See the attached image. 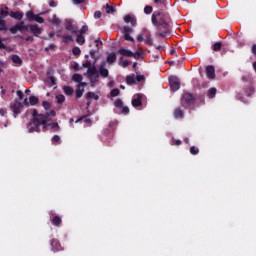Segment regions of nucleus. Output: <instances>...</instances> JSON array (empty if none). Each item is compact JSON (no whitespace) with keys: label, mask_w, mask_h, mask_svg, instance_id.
<instances>
[{"label":"nucleus","mask_w":256,"mask_h":256,"mask_svg":"<svg viewBox=\"0 0 256 256\" xmlns=\"http://www.w3.org/2000/svg\"><path fill=\"white\" fill-rule=\"evenodd\" d=\"M152 23L155 25V27H157L158 31H163L158 33L160 37H165V35L169 33V21L165 13L155 11L152 14Z\"/></svg>","instance_id":"1"},{"label":"nucleus","mask_w":256,"mask_h":256,"mask_svg":"<svg viewBox=\"0 0 256 256\" xmlns=\"http://www.w3.org/2000/svg\"><path fill=\"white\" fill-rule=\"evenodd\" d=\"M40 125H43V127H47V116L40 114L33 118L28 124L29 133H33V131L39 132Z\"/></svg>","instance_id":"2"},{"label":"nucleus","mask_w":256,"mask_h":256,"mask_svg":"<svg viewBox=\"0 0 256 256\" xmlns=\"http://www.w3.org/2000/svg\"><path fill=\"white\" fill-rule=\"evenodd\" d=\"M17 31H29V26L25 25V22L21 21L12 28H10V32H12L13 35H15Z\"/></svg>","instance_id":"3"},{"label":"nucleus","mask_w":256,"mask_h":256,"mask_svg":"<svg viewBox=\"0 0 256 256\" xmlns=\"http://www.w3.org/2000/svg\"><path fill=\"white\" fill-rule=\"evenodd\" d=\"M170 87L172 91H179L181 87V82L179 81V78L177 76L170 77Z\"/></svg>","instance_id":"4"},{"label":"nucleus","mask_w":256,"mask_h":256,"mask_svg":"<svg viewBox=\"0 0 256 256\" xmlns=\"http://www.w3.org/2000/svg\"><path fill=\"white\" fill-rule=\"evenodd\" d=\"M23 107V103L19 102V100H15L11 105V109L15 115H19L21 113V108Z\"/></svg>","instance_id":"5"},{"label":"nucleus","mask_w":256,"mask_h":256,"mask_svg":"<svg viewBox=\"0 0 256 256\" xmlns=\"http://www.w3.org/2000/svg\"><path fill=\"white\" fill-rule=\"evenodd\" d=\"M28 31H30V33H33L34 37H39V35H41V28L37 24L28 25Z\"/></svg>","instance_id":"6"},{"label":"nucleus","mask_w":256,"mask_h":256,"mask_svg":"<svg viewBox=\"0 0 256 256\" xmlns=\"http://www.w3.org/2000/svg\"><path fill=\"white\" fill-rule=\"evenodd\" d=\"M99 73L101 77L107 78L109 77V70L105 68V62H102L99 68Z\"/></svg>","instance_id":"7"},{"label":"nucleus","mask_w":256,"mask_h":256,"mask_svg":"<svg viewBox=\"0 0 256 256\" xmlns=\"http://www.w3.org/2000/svg\"><path fill=\"white\" fill-rule=\"evenodd\" d=\"M206 75H207L208 79H215V67L208 66L206 68Z\"/></svg>","instance_id":"8"},{"label":"nucleus","mask_w":256,"mask_h":256,"mask_svg":"<svg viewBox=\"0 0 256 256\" xmlns=\"http://www.w3.org/2000/svg\"><path fill=\"white\" fill-rule=\"evenodd\" d=\"M185 102L187 105H192L193 104V95L190 93H186L183 95L182 102Z\"/></svg>","instance_id":"9"},{"label":"nucleus","mask_w":256,"mask_h":256,"mask_svg":"<svg viewBox=\"0 0 256 256\" xmlns=\"http://www.w3.org/2000/svg\"><path fill=\"white\" fill-rule=\"evenodd\" d=\"M124 21L125 23H131L132 27H135V25H137V19H135V17L131 15H126L124 17Z\"/></svg>","instance_id":"10"},{"label":"nucleus","mask_w":256,"mask_h":256,"mask_svg":"<svg viewBox=\"0 0 256 256\" xmlns=\"http://www.w3.org/2000/svg\"><path fill=\"white\" fill-rule=\"evenodd\" d=\"M118 53L123 57H133V52L129 49L122 48L118 51Z\"/></svg>","instance_id":"11"},{"label":"nucleus","mask_w":256,"mask_h":256,"mask_svg":"<svg viewBox=\"0 0 256 256\" xmlns=\"http://www.w3.org/2000/svg\"><path fill=\"white\" fill-rule=\"evenodd\" d=\"M66 31H70V33H78L73 23L69 20L66 21Z\"/></svg>","instance_id":"12"},{"label":"nucleus","mask_w":256,"mask_h":256,"mask_svg":"<svg viewBox=\"0 0 256 256\" xmlns=\"http://www.w3.org/2000/svg\"><path fill=\"white\" fill-rule=\"evenodd\" d=\"M107 63H109L110 65L115 63V61H117V55L115 53H111L108 55L107 59H106Z\"/></svg>","instance_id":"13"},{"label":"nucleus","mask_w":256,"mask_h":256,"mask_svg":"<svg viewBox=\"0 0 256 256\" xmlns=\"http://www.w3.org/2000/svg\"><path fill=\"white\" fill-rule=\"evenodd\" d=\"M83 93H85V88L81 85H78V89L76 90L77 99H81V97H83Z\"/></svg>","instance_id":"14"},{"label":"nucleus","mask_w":256,"mask_h":256,"mask_svg":"<svg viewBox=\"0 0 256 256\" xmlns=\"http://www.w3.org/2000/svg\"><path fill=\"white\" fill-rule=\"evenodd\" d=\"M51 246H52L53 251H61V244H59V241L53 240L51 242Z\"/></svg>","instance_id":"15"},{"label":"nucleus","mask_w":256,"mask_h":256,"mask_svg":"<svg viewBox=\"0 0 256 256\" xmlns=\"http://www.w3.org/2000/svg\"><path fill=\"white\" fill-rule=\"evenodd\" d=\"M87 75L88 77H93V75H97V68L95 66L88 68Z\"/></svg>","instance_id":"16"},{"label":"nucleus","mask_w":256,"mask_h":256,"mask_svg":"<svg viewBox=\"0 0 256 256\" xmlns=\"http://www.w3.org/2000/svg\"><path fill=\"white\" fill-rule=\"evenodd\" d=\"M10 16L13 17V19H18V21L23 19V13L21 12H11Z\"/></svg>","instance_id":"17"},{"label":"nucleus","mask_w":256,"mask_h":256,"mask_svg":"<svg viewBox=\"0 0 256 256\" xmlns=\"http://www.w3.org/2000/svg\"><path fill=\"white\" fill-rule=\"evenodd\" d=\"M11 60H12L13 63H15L16 65H21V63H23V60H21V57H19L18 55H12V56H11Z\"/></svg>","instance_id":"18"},{"label":"nucleus","mask_w":256,"mask_h":256,"mask_svg":"<svg viewBox=\"0 0 256 256\" xmlns=\"http://www.w3.org/2000/svg\"><path fill=\"white\" fill-rule=\"evenodd\" d=\"M86 98L87 99H95V101H98L99 96L97 94H95V92H88L86 94Z\"/></svg>","instance_id":"19"},{"label":"nucleus","mask_w":256,"mask_h":256,"mask_svg":"<svg viewBox=\"0 0 256 256\" xmlns=\"http://www.w3.org/2000/svg\"><path fill=\"white\" fill-rule=\"evenodd\" d=\"M63 91L65 93V95H73V88L69 87V86H64L63 87Z\"/></svg>","instance_id":"20"},{"label":"nucleus","mask_w":256,"mask_h":256,"mask_svg":"<svg viewBox=\"0 0 256 256\" xmlns=\"http://www.w3.org/2000/svg\"><path fill=\"white\" fill-rule=\"evenodd\" d=\"M133 107H140L141 105V95H138L137 99L132 100Z\"/></svg>","instance_id":"21"},{"label":"nucleus","mask_w":256,"mask_h":256,"mask_svg":"<svg viewBox=\"0 0 256 256\" xmlns=\"http://www.w3.org/2000/svg\"><path fill=\"white\" fill-rule=\"evenodd\" d=\"M215 95H217V88H211L208 91V97L210 99H213V97H215Z\"/></svg>","instance_id":"22"},{"label":"nucleus","mask_w":256,"mask_h":256,"mask_svg":"<svg viewBox=\"0 0 256 256\" xmlns=\"http://www.w3.org/2000/svg\"><path fill=\"white\" fill-rule=\"evenodd\" d=\"M29 103L30 105H37V103H39V98L36 96H30Z\"/></svg>","instance_id":"23"},{"label":"nucleus","mask_w":256,"mask_h":256,"mask_svg":"<svg viewBox=\"0 0 256 256\" xmlns=\"http://www.w3.org/2000/svg\"><path fill=\"white\" fill-rule=\"evenodd\" d=\"M76 43H79V45H83L85 43V37L83 34H79L76 38Z\"/></svg>","instance_id":"24"},{"label":"nucleus","mask_w":256,"mask_h":256,"mask_svg":"<svg viewBox=\"0 0 256 256\" xmlns=\"http://www.w3.org/2000/svg\"><path fill=\"white\" fill-rule=\"evenodd\" d=\"M174 117H176V119L182 118L183 117V110L181 109H176L174 111Z\"/></svg>","instance_id":"25"},{"label":"nucleus","mask_w":256,"mask_h":256,"mask_svg":"<svg viewBox=\"0 0 256 256\" xmlns=\"http://www.w3.org/2000/svg\"><path fill=\"white\" fill-rule=\"evenodd\" d=\"M72 79L76 83H81V81H83V76H81L80 74H74Z\"/></svg>","instance_id":"26"},{"label":"nucleus","mask_w":256,"mask_h":256,"mask_svg":"<svg viewBox=\"0 0 256 256\" xmlns=\"http://www.w3.org/2000/svg\"><path fill=\"white\" fill-rule=\"evenodd\" d=\"M135 81H136L135 76H128V77L126 78V83H127L128 85H133V84L135 83Z\"/></svg>","instance_id":"27"},{"label":"nucleus","mask_w":256,"mask_h":256,"mask_svg":"<svg viewBox=\"0 0 256 256\" xmlns=\"http://www.w3.org/2000/svg\"><path fill=\"white\" fill-rule=\"evenodd\" d=\"M26 17L29 21H34L35 20V17L36 15L33 13V11H29L26 13Z\"/></svg>","instance_id":"28"},{"label":"nucleus","mask_w":256,"mask_h":256,"mask_svg":"<svg viewBox=\"0 0 256 256\" xmlns=\"http://www.w3.org/2000/svg\"><path fill=\"white\" fill-rule=\"evenodd\" d=\"M90 81H91V83H92V87H95V84L96 83H99V75H96V76H92V77H90Z\"/></svg>","instance_id":"29"},{"label":"nucleus","mask_w":256,"mask_h":256,"mask_svg":"<svg viewBox=\"0 0 256 256\" xmlns=\"http://www.w3.org/2000/svg\"><path fill=\"white\" fill-rule=\"evenodd\" d=\"M51 23L53 25H61V20H59V18H57V16H53V18L51 19Z\"/></svg>","instance_id":"30"},{"label":"nucleus","mask_w":256,"mask_h":256,"mask_svg":"<svg viewBox=\"0 0 256 256\" xmlns=\"http://www.w3.org/2000/svg\"><path fill=\"white\" fill-rule=\"evenodd\" d=\"M57 103H64L65 102V96L63 94L56 96Z\"/></svg>","instance_id":"31"},{"label":"nucleus","mask_w":256,"mask_h":256,"mask_svg":"<svg viewBox=\"0 0 256 256\" xmlns=\"http://www.w3.org/2000/svg\"><path fill=\"white\" fill-rule=\"evenodd\" d=\"M221 47H222L221 42H216V43L213 45V51H221Z\"/></svg>","instance_id":"32"},{"label":"nucleus","mask_w":256,"mask_h":256,"mask_svg":"<svg viewBox=\"0 0 256 256\" xmlns=\"http://www.w3.org/2000/svg\"><path fill=\"white\" fill-rule=\"evenodd\" d=\"M147 45L153 46V39L151 38V34H148L145 39Z\"/></svg>","instance_id":"33"},{"label":"nucleus","mask_w":256,"mask_h":256,"mask_svg":"<svg viewBox=\"0 0 256 256\" xmlns=\"http://www.w3.org/2000/svg\"><path fill=\"white\" fill-rule=\"evenodd\" d=\"M105 9L106 13H115V9L113 8V6H109V4H106Z\"/></svg>","instance_id":"34"},{"label":"nucleus","mask_w":256,"mask_h":256,"mask_svg":"<svg viewBox=\"0 0 256 256\" xmlns=\"http://www.w3.org/2000/svg\"><path fill=\"white\" fill-rule=\"evenodd\" d=\"M63 39V43H69L70 41H73V37L72 36H62Z\"/></svg>","instance_id":"35"},{"label":"nucleus","mask_w":256,"mask_h":256,"mask_svg":"<svg viewBox=\"0 0 256 256\" xmlns=\"http://www.w3.org/2000/svg\"><path fill=\"white\" fill-rule=\"evenodd\" d=\"M144 13H146V15H150V13H153V7L151 6H146L144 8Z\"/></svg>","instance_id":"36"},{"label":"nucleus","mask_w":256,"mask_h":256,"mask_svg":"<svg viewBox=\"0 0 256 256\" xmlns=\"http://www.w3.org/2000/svg\"><path fill=\"white\" fill-rule=\"evenodd\" d=\"M119 89L115 88L110 92L111 97H117L119 96Z\"/></svg>","instance_id":"37"},{"label":"nucleus","mask_w":256,"mask_h":256,"mask_svg":"<svg viewBox=\"0 0 256 256\" xmlns=\"http://www.w3.org/2000/svg\"><path fill=\"white\" fill-rule=\"evenodd\" d=\"M34 21H36L37 23H45V20L43 19V17H40V15H36Z\"/></svg>","instance_id":"38"},{"label":"nucleus","mask_w":256,"mask_h":256,"mask_svg":"<svg viewBox=\"0 0 256 256\" xmlns=\"http://www.w3.org/2000/svg\"><path fill=\"white\" fill-rule=\"evenodd\" d=\"M87 31H89V28L87 26H83L80 31L79 34L80 35H85V33H87Z\"/></svg>","instance_id":"39"},{"label":"nucleus","mask_w":256,"mask_h":256,"mask_svg":"<svg viewBox=\"0 0 256 256\" xmlns=\"http://www.w3.org/2000/svg\"><path fill=\"white\" fill-rule=\"evenodd\" d=\"M72 53L73 55H81V49H79V47H74Z\"/></svg>","instance_id":"40"},{"label":"nucleus","mask_w":256,"mask_h":256,"mask_svg":"<svg viewBox=\"0 0 256 256\" xmlns=\"http://www.w3.org/2000/svg\"><path fill=\"white\" fill-rule=\"evenodd\" d=\"M52 223H54V225H59L61 223V218L58 216L54 217Z\"/></svg>","instance_id":"41"},{"label":"nucleus","mask_w":256,"mask_h":256,"mask_svg":"<svg viewBox=\"0 0 256 256\" xmlns=\"http://www.w3.org/2000/svg\"><path fill=\"white\" fill-rule=\"evenodd\" d=\"M190 153H192V155H197V153H199V150L195 148V146H192L190 148Z\"/></svg>","instance_id":"42"},{"label":"nucleus","mask_w":256,"mask_h":256,"mask_svg":"<svg viewBox=\"0 0 256 256\" xmlns=\"http://www.w3.org/2000/svg\"><path fill=\"white\" fill-rule=\"evenodd\" d=\"M124 39L126 41H135V39H133V37H131V35H129L127 33L124 34Z\"/></svg>","instance_id":"43"},{"label":"nucleus","mask_w":256,"mask_h":256,"mask_svg":"<svg viewBox=\"0 0 256 256\" xmlns=\"http://www.w3.org/2000/svg\"><path fill=\"white\" fill-rule=\"evenodd\" d=\"M47 117V123L49 121V115H51L52 117H55L56 113L55 110H52L50 113H46L44 114Z\"/></svg>","instance_id":"44"},{"label":"nucleus","mask_w":256,"mask_h":256,"mask_svg":"<svg viewBox=\"0 0 256 256\" xmlns=\"http://www.w3.org/2000/svg\"><path fill=\"white\" fill-rule=\"evenodd\" d=\"M7 7L5 9H1L0 10V15H2L3 17H6V15H9V13L7 12Z\"/></svg>","instance_id":"45"},{"label":"nucleus","mask_w":256,"mask_h":256,"mask_svg":"<svg viewBox=\"0 0 256 256\" xmlns=\"http://www.w3.org/2000/svg\"><path fill=\"white\" fill-rule=\"evenodd\" d=\"M5 30V20L0 19V31Z\"/></svg>","instance_id":"46"},{"label":"nucleus","mask_w":256,"mask_h":256,"mask_svg":"<svg viewBox=\"0 0 256 256\" xmlns=\"http://www.w3.org/2000/svg\"><path fill=\"white\" fill-rule=\"evenodd\" d=\"M42 106L44 107V109H49L50 107H51V104L49 103V102H47V101H44L43 103H42Z\"/></svg>","instance_id":"47"},{"label":"nucleus","mask_w":256,"mask_h":256,"mask_svg":"<svg viewBox=\"0 0 256 256\" xmlns=\"http://www.w3.org/2000/svg\"><path fill=\"white\" fill-rule=\"evenodd\" d=\"M132 57H134V59H140L141 58V52L133 53Z\"/></svg>","instance_id":"48"},{"label":"nucleus","mask_w":256,"mask_h":256,"mask_svg":"<svg viewBox=\"0 0 256 256\" xmlns=\"http://www.w3.org/2000/svg\"><path fill=\"white\" fill-rule=\"evenodd\" d=\"M133 31V29H131L130 27L124 26V34L127 33H131Z\"/></svg>","instance_id":"49"},{"label":"nucleus","mask_w":256,"mask_h":256,"mask_svg":"<svg viewBox=\"0 0 256 256\" xmlns=\"http://www.w3.org/2000/svg\"><path fill=\"white\" fill-rule=\"evenodd\" d=\"M156 5H165V0H154Z\"/></svg>","instance_id":"50"},{"label":"nucleus","mask_w":256,"mask_h":256,"mask_svg":"<svg viewBox=\"0 0 256 256\" xmlns=\"http://www.w3.org/2000/svg\"><path fill=\"white\" fill-rule=\"evenodd\" d=\"M136 80L140 83L141 81H145V76H143V75H138L137 77H136Z\"/></svg>","instance_id":"51"},{"label":"nucleus","mask_w":256,"mask_h":256,"mask_svg":"<svg viewBox=\"0 0 256 256\" xmlns=\"http://www.w3.org/2000/svg\"><path fill=\"white\" fill-rule=\"evenodd\" d=\"M74 5H81L82 3H85V0H73Z\"/></svg>","instance_id":"52"},{"label":"nucleus","mask_w":256,"mask_h":256,"mask_svg":"<svg viewBox=\"0 0 256 256\" xmlns=\"http://www.w3.org/2000/svg\"><path fill=\"white\" fill-rule=\"evenodd\" d=\"M83 67H85L86 69H90L91 68V62L86 61V63L83 64Z\"/></svg>","instance_id":"53"},{"label":"nucleus","mask_w":256,"mask_h":256,"mask_svg":"<svg viewBox=\"0 0 256 256\" xmlns=\"http://www.w3.org/2000/svg\"><path fill=\"white\" fill-rule=\"evenodd\" d=\"M122 67H129V60H124L121 63Z\"/></svg>","instance_id":"54"},{"label":"nucleus","mask_w":256,"mask_h":256,"mask_svg":"<svg viewBox=\"0 0 256 256\" xmlns=\"http://www.w3.org/2000/svg\"><path fill=\"white\" fill-rule=\"evenodd\" d=\"M94 17H95V19H100V17H101V11H96V12L94 13Z\"/></svg>","instance_id":"55"},{"label":"nucleus","mask_w":256,"mask_h":256,"mask_svg":"<svg viewBox=\"0 0 256 256\" xmlns=\"http://www.w3.org/2000/svg\"><path fill=\"white\" fill-rule=\"evenodd\" d=\"M115 105L117 107H123V102L121 100H116Z\"/></svg>","instance_id":"56"},{"label":"nucleus","mask_w":256,"mask_h":256,"mask_svg":"<svg viewBox=\"0 0 256 256\" xmlns=\"http://www.w3.org/2000/svg\"><path fill=\"white\" fill-rule=\"evenodd\" d=\"M48 82L51 83V85H55V78L50 76Z\"/></svg>","instance_id":"57"},{"label":"nucleus","mask_w":256,"mask_h":256,"mask_svg":"<svg viewBox=\"0 0 256 256\" xmlns=\"http://www.w3.org/2000/svg\"><path fill=\"white\" fill-rule=\"evenodd\" d=\"M60 140L61 138L59 137V135H55L52 139V141H55L56 143H59Z\"/></svg>","instance_id":"58"},{"label":"nucleus","mask_w":256,"mask_h":256,"mask_svg":"<svg viewBox=\"0 0 256 256\" xmlns=\"http://www.w3.org/2000/svg\"><path fill=\"white\" fill-rule=\"evenodd\" d=\"M17 95H18L20 100H23V92L21 90L17 91Z\"/></svg>","instance_id":"59"},{"label":"nucleus","mask_w":256,"mask_h":256,"mask_svg":"<svg viewBox=\"0 0 256 256\" xmlns=\"http://www.w3.org/2000/svg\"><path fill=\"white\" fill-rule=\"evenodd\" d=\"M52 129H56V131H59V123H53Z\"/></svg>","instance_id":"60"},{"label":"nucleus","mask_w":256,"mask_h":256,"mask_svg":"<svg viewBox=\"0 0 256 256\" xmlns=\"http://www.w3.org/2000/svg\"><path fill=\"white\" fill-rule=\"evenodd\" d=\"M22 105H25L26 107H29V105H31V104H30L29 100L26 98V99H24Z\"/></svg>","instance_id":"61"},{"label":"nucleus","mask_w":256,"mask_h":256,"mask_svg":"<svg viewBox=\"0 0 256 256\" xmlns=\"http://www.w3.org/2000/svg\"><path fill=\"white\" fill-rule=\"evenodd\" d=\"M122 112H124V113H129V107H127V106H123L122 107Z\"/></svg>","instance_id":"62"},{"label":"nucleus","mask_w":256,"mask_h":256,"mask_svg":"<svg viewBox=\"0 0 256 256\" xmlns=\"http://www.w3.org/2000/svg\"><path fill=\"white\" fill-rule=\"evenodd\" d=\"M137 41H139V43H142V41H143V35H138V37H137Z\"/></svg>","instance_id":"63"},{"label":"nucleus","mask_w":256,"mask_h":256,"mask_svg":"<svg viewBox=\"0 0 256 256\" xmlns=\"http://www.w3.org/2000/svg\"><path fill=\"white\" fill-rule=\"evenodd\" d=\"M252 53L256 55V44H253L252 46Z\"/></svg>","instance_id":"64"}]
</instances>
